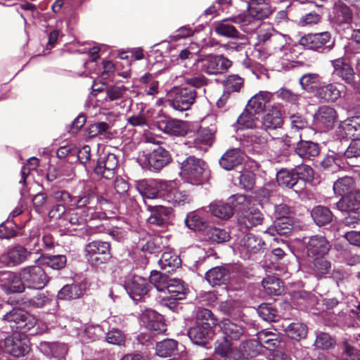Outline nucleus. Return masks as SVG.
I'll return each mask as SVG.
<instances>
[{"label":"nucleus","mask_w":360,"mask_h":360,"mask_svg":"<svg viewBox=\"0 0 360 360\" xmlns=\"http://www.w3.org/2000/svg\"><path fill=\"white\" fill-rule=\"evenodd\" d=\"M233 18H225L216 21L213 24V30L216 34L226 38H238L242 34L233 25L235 22Z\"/></svg>","instance_id":"obj_29"},{"label":"nucleus","mask_w":360,"mask_h":360,"mask_svg":"<svg viewBox=\"0 0 360 360\" xmlns=\"http://www.w3.org/2000/svg\"><path fill=\"white\" fill-rule=\"evenodd\" d=\"M338 120L336 110L331 107L323 105L318 108L314 116V124L322 131L333 129Z\"/></svg>","instance_id":"obj_17"},{"label":"nucleus","mask_w":360,"mask_h":360,"mask_svg":"<svg viewBox=\"0 0 360 360\" xmlns=\"http://www.w3.org/2000/svg\"><path fill=\"white\" fill-rule=\"evenodd\" d=\"M273 98V94L266 91H260L254 95L248 102V109L252 110L255 114H259L263 112L267 103Z\"/></svg>","instance_id":"obj_33"},{"label":"nucleus","mask_w":360,"mask_h":360,"mask_svg":"<svg viewBox=\"0 0 360 360\" xmlns=\"http://www.w3.org/2000/svg\"><path fill=\"white\" fill-rule=\"evenodd\" d=\"M256 115L252 110L248 109V107L245 106L243 112L238 117L237 123L246 129H254L257 127L259 122V119L256 117Z\"/></svg>","instance_id":"obj_56"},{"label":"nucleus","mask_w":360,"mask_h":360,"mask_svg":"<svg viewBox=\"0 0 360 360\" xmlns=\"http://www.w3.org/2000/svg\"><path fill=\"white\" fill-rule=\"evenodd\" d=\"M0 286L7 294L20 293L25 289L20 272L19 274L12 271L3 273L0 278Z\"/></svg>","instance_id":"obj_20"},{"label":"nucleus","mask_w":360,"mask_h":360,"mask_svg":"<svg viewBox=\"0 0 360 360\" xmlns=\"http://www.w3.org/2000/svg\"><path fill=\"white\" fill-rule=\"evenodd\" d=\"M125 288L130 297L136 302L144 301L146 297H149L148 293L152 289L148 281L139 276H134Z\"/></svg>","instance_id":"obj_12"},{"label":"nucleus","mask_w":360,"mask_h":360,"mask_svg":"<svg viewBox=\"0 0 360 360\" xmlns=\"http://www.w3.org/2000/svg\"><path fill=\"white\" fill-rule=\"evenodd\" d=\"M4 348L7 353L15 357L24 356L30 349V339L26 333H12L4 339Z\"/></svg>","instance_id":"obj_8"},{"label":"nucleus","mask_w":360,"mask_h":360,"mask_svg":"<svg viewBox=\"0 0 360 360\" xmlns=\"http://www.w3.org/2000/svg\"><path fill=\"white\" fill-rule=\"evenodd\" d=\"M96 193L88 190L75 196L72 207L77 210H82L84 217L90 220H103L107 219L106 213L98 210L96 207Z\"/></svg>","instance_id":"obj_4"},{"label":"nucleus","mask_w":360,"mask_h":360,"mask_svg":"<svg viewBox=\"0 0 360 360\" xmlns=\"http://www.w3.org/2000/svg\"><path fill=\"white\" fill-rule=\"evenodd\" d=\"M294 151L303 160H312L319 155L321 147L317 143L301 139L296 143Z\"/></svg>","instance_id":"obj_23"},{"label":"nucleus","mask_w":360,"mask_h":360,"mask_svg":"<svg viewBox=\"0 0 360 360\" xmlns=\"http://www.w3.org/2000/svg\"><path fill=\"white\" fill-rule=\"evenodd\" d=\"M205 278L212 286L226 285L231 278V273L226 267L217 266L208 270Z\"/></svg>","instance_id":"obj_28"},{"label":"nucleus","mask_w":360,"mask_h":360,"mask_svg":"<svg viewBox=\"0 0 360 360\" xmlns=\"http://www.w3.org/2000/svg\"><path fill=\"white\" fill-rule=\"evenodd\" d=\"M231 198L235 202V212L238 224L246 229H250L262 223L263 214L258 210L251 206L250 197L243 194L233 195Z\"/></svg>","instance_id":"obj_2"},{"label":"nucleus","mask_w":360,"mask_h":360,"mask_svg":"<svg viewBox=\"0 0 360 360\" xmlns=\"http://www.w3.org/2000/svg\"><path fill=\"white\" fill-rule=\"evenodd\" d=\"M196 323L214 330L218 324V319L212 311L206 308L199 307L196 311Z\"/></svg>","instance_id":"obj_46"},{"label":"nucleus","mask_w":360,"mask_h":360,"mask_svg":"<svg viewBox=\"0 0 360 360\" xmlns=\"http://www.w3.org/2000/svg\"><path fill=\"white\" fill-rule=\"evenodd\" d=\"M340 211H359L360 209V193L355 191L341 198L336 203Z\"/></svg>","instance_id":"obj_39"},{"label":"nucleus","mask_w":360,"mask_h":360,"mask_svg":"<svg viewBox=\"0 0 360 360\" xmlns=\"http://www.w3.org/2000/svg\"><path fill=\"white\" fill-rule=\"evenodd\" d=\"M205 236L207 240L217 243H223L230 239V235L226 231L215 226H207Z\"/></svg>","instance_id":"obj_53"},{"label":"nucleus","mask_w":360,"mask_h":360,"mask_svg":"<svg viewBox=\"0 0 360 360\" xmlns=\"http://www.w3.org/2000/svg\"><path fill=\"white\" fill-rule=\"evenodd\" d=\"M264 245L262 238L252 233L245 235L240 241L242 250L250 255L257 253Z\"/></svg>","instance_id":"obj_42"},{"label":"nucleus","mask_w":360,"mask_h":360,"mask_svg":"<svg viewBox=\"0 0 360 360\" xmlns=\"http://www.w3.org/2000/svg\"><path fill=\"white\" fill-rule=\"evenodd\" d=\"M307 327L302 323H291L288 325L285 328L288 337L291 339L299 340L304 338L307 334Z\"/></svg>","instance_id":"obj_55"},{"label":"nucleus","mask_w":360,"mask_h":360,"mask_svg":"<svg viewBox=\"0 0 360 360\" xmlns=\"http://www.w3.org/2000/svg\"><path fill=\"white\" fill-rule=\"evenodd\" d=\"M185 224L188 229L195 231H205L208 226L205 219L196 212H191L187 214Z\"/></svg>","instance_id":"obj_52"},{"label":"nucleus","mask_w":360,"mask_h":360,"mask_svg":"<svg viewBox=\"0 0 360 360\" xmlns=\"http://www.w3.org/2000/svg\"><path fill=\"white\" fill-rule=\"evenodd\" d=\"M276 179L278 185L281 186L292 188L295 192H299L302 190L294 169L290 170L281 169L277 172Z\"/></svg>","instance_id":"obj_35"},{"label":"nucleus","mask_w":360,"mask_h":360,"mask_svg":"<svg viewBox=\"0 0 360 360\" xmlns=\"http://www.w3.org/2000/svg\"><path fill=\"white\" fill-rule=\"evenodd\" d=\"M161 269L165 273H171L176 269L181 266V259L180 257L169 252H164L158 261Z\"/></svg>","instance_id":"obj_45"},{"label":"nucleus","mask_w":360,"mask_h":360,"mask_svg":"<svg viewBox=\"0 0 360 360\" xmlns=\"http://www.w3.org/2000/svg\"><path fill=\"white\" fill-rule=\"evenodd\" d=\"M232 61L224 55L209 56L202 60L201 70L210 75H217L226 72Z\"/></svg>","instance_id":"obj_10"},{"label":"nucleus","mask_w":360,"mask_h":360,"mask_svg":"<svg viewBox=\"0 0 360 360\" xmlns=\"http://www.w3.org/2000/svg\"><path fill=\"white\" fill-rule=\"evenodd\" d=\"M167 277L161 272L153 270L150 272L149 281L150 285H153L160 292H165V286L168 284Z\"/></svg>","instance_id":"obj_64"},{"label":"nucleus","mask_w":360,"mask_h":360,"mask_svg":"<svg viewBox=\"0 0 360 360\" xmlns=\"http://www.w3.org/2000/svg\"><path fill=\"white\" fill-rule=\"evenodd\" d=\"M353 13L349 6L342 1L336 2L333 8L332 20L334 23L342 25L352 22Z\"/></svg>","instance_id":"obj_30"},{"label":"nucleus","mask_w":360,"mask_h":360,"mask_svg":"<svg viewBox=\"0 0 360 360\" xmlns=\"http://www.w3.org/2000/svg\"><path fill=\"white\" fill-rule=\"evenodd\" d=\"M314 222L319 227L330 224L334 218V214L328 207L316 205L311 211Z\"/></svg>","instance_id":"obj_37"},{"label":"nucleus","mask_w":360,"mask_h":360,"mask_svg":"<svg viewBox=\"0 0 360 360\" xmlns=\"http://www.w3.org/2000/svg\"><path fill=\"white\" fill-rule=\"evenodd\" d=\"M244 79L238 75H230L223 82L224 92L228 95L240 92L243 87Z\"/></svg>","instance_id":"obj_51"},{"label":"nucleus","mask_w":360,"mask_h":360,"mask_svg":"<svg viewBox=\"0 0 360 360\" xmlns=\"http://www.w3.org/2000/svg\"><path fill=\"white\" fill-rule=\"evenodd\" d=\"M67 211L68 207H65L64 205L56 204L49 210L48 216L51 221H56L58 226L61 227Z\"/></svg>","instance_id":"obj_63"},{"label":"nucleus","mask_w":360,"mask_h":360,"mask_svg":"<svg viewBox=\"0 0 360 360\" xmlns=\"http://www.w3.org/2000/svg\"><path fill=\"white\" fill-rule=\"evenodd\" d=\"M262 285L266 294L279 295L283 291V282L274 276H268L263 279Z\"/></svg>","instance_id":"obj_54"},{"label":"nucleus","mask_w":360,"mask_h":360,"mask_svg":"<svg viewBox=\"0 0 360 360\" xmlns=\"http://www.w3.org/2000/svg\"><path fill=\"white\" fill-rule=\"evenodd\" d=\"M296 177L299 181V184L302 189L306 182H311L314 179V170L307 165H301L294 168Z\"/></svg>","instance_id":"obj_58"},{"label":"nucleus","mask_w":360,"mask_h":360,"mask_svg":"<svg viewBox=\"0 0 360 360\" xmlns=\"http://www.w3.org/2000/svg\"><path fill=\"white\" fill-rule=\"evenodd\" d=\"M309 264V272L316 278L321 279L331 271L332 264L324 256L313 257Z\"/></svg>","instance_id":"obj_34"},{"label":"nucleus","mask_w":360,"mask_h":360,"mask_svg":"<svg viewBox=\"0 0 360 360\" xmlns=\"http://www.w3.org/2000/svg\"><path fill=\"white\" fill-rule=\"evenodd\" d=\"M31 255L32 252L25 246L15 245L0 256V262L7 266H16L28 260Z\"/></svg>","instance_id":"obj_13"},{"label":"nucleus","mask_w":360,"mask_h":360,"mask_svg":"<svg viewBox=\"0 0 360 360\" xmlns=\"http://www.w3.org/2000/svg\"><path fill=\"white\" fill-rule=\"evenodd\" d=\"M88 221H91L90 219L79 214L75 207H68L61 227L76 231L84 227Z\"/></svg>","instance_id":"obj_25"},{"label":"nucleus","mask_w":360,"mask_h":360,"mask_svg":"<svg viewBox=\"0 0 360 360\" xmlns=\"http://www.w3.org/2000/svg\"><path fill=\"white\" fill-rule=\"evenodd\" d=\"M196 96L195 89L191 87H180L176 90L173 98L170 100V105L179 111L188 110L194 103Z\"/></svg>","instance_id":"obj_11"},{"label":"nucleus","mask_w":360,"mask_h":360,"mask_svg":"<svg viewBox=\"0 0 360 360\" xmlns=\"http://www.w3.org/2000/svg\"><path fill=\"white\" fill-rule=\"evenodd\" d=\"M156 354L167 358L178 354V342L174 339H165L156 344Z\"/></svg>","instance_id":"obj_40"},{"label":"nucleus","mask_w":360,"mask_h":360,"mask_svg":"<svg viewBox=\"0 0 360 360\" xmlns=\"http://www.w3.org/2000/svg\"><path fill=\"white\" fill-rule=\"evenodd\" d=\"M321 77L316 73H308L304 75L300 79V84L302 89L308 92L316 93L321 86Z\"/></svg>","instance_id":"obj_48"},{"label":"nucleus","mask_w":360,"mask_h":360,"mask_svg":"<svg viewBox=\"0 0 360 360\" xmlns=\"http://www.w3.org/2000/svg\"><path fill=\"white\" fill-rule=\"evenodd\" d=\"M233 205L223 201H215L212 202L210 206V211L212 215L221 219H228L231 218L235 211V202L233 200Z\"/></svg>","instance_id":"obj_38"},{"label":"nucleus","mask_w":360,"mask_h":360,"mask_svg":"<svg viewBox=\"0 0 360 360\" xmlns=\"http://www.w3.org/2000/svg\"><path fill=\"white\" fill-rule=\"evenodd\" d=\"M38 320L22 307H14L0 318L2 328H9L12 333H32Z\"/></svg>","instance_id":"obj_1"},{"label":"nucleus","mask_w":360,"mask_h":360,"mask_svg":"<svg viewBox=\"0 0 360 360\" xmlns=\"http://www.w3.org/2000/svg\"><path fill=\"white\" fill-rule=\"evenodd\" d=\"M259 342L269 350H274L280 345L277 335L269 331H261L258 334Z\"/></svg>","instance_id":"obj_61"},{"label":"nucleus","mask_w":360,"mask_h":360,"mask_svg":"<svg viewBox=\"0 0 360 360\" xmlns=\"http://www.w3.org/2000/svg\"><path fill=\"white\" fill-rule=\"evenodd\" d=\"M42 259L45 265L55 270L63 269L67 263V257L64 255H44Z\"/></svg>","instance_id":"obj_60"},{"label":"nucleus","mask_w":360,"mask_h":360,"mask_svg":"<svg viewBox=\"0 0 360 360\" xmlns=\"http://www.w3.org/2000/svg\"><path fill=\"white\" fill-rule=\"evenodd\" d=\"M224 337L229 340H238L244 334V328L229 319H224L219 323Z\"/></svg>","instance_id":"obj_36"},{"label":"nucleus","mask_w":360,"mask_h":360,"mask_svg":"<svg viewBox=\"0 0 360 360\" xmlns=\"http://www.w3.org/2000/svg\"><path fill=\"white\" fill-rule=\"evenodd\" d=\"M245 154L240 148H231L226 150L219 160L220 165L226 170H231L241 165Z\"/></svg>","instance_id":"obj_27"},{"label":"nucleus","mask_w":360,"mask_h":360,"mask_svg":"<svg viewBox=\"0 0 360 360\" xmlns=\"http://www.w3.org/2000/svg\"><path fill=\"white\" fill-rule=\"evenodd\" d=\"M307 253L309 257L313 258L326 255L331 249V245L327 238L321 235H314L304 238Z\"/></svg>","instance_id":"obj_14"},{"label":"nucleus","mask_w":360,"mask_h":360,"mask_svg":"<svg viewBox=\"0 0 360 360\" xmlns=\"http://www.w3.org/2000/svg\"><path fill=\"white\" fill-rule=\"evenodd\" d=\"M257 314L264 321H276L278 316L277 309L271 303H262L257 309Z\"/></svg>","instance_id":"obj_59"},{"label":"nucleus","mask_w":360,"mask_h":360,"mask_svg":"<svg viewBox=\"0 0 360 360\" xmlns=\"http://www.w3.org/2000/svg\"><path fill=\"white\" fill-rule=\"evenodd\" d=\"M146 207L147 210L150 213L147 219L148 224L161 228H165L167 226L173 211L172 207L165 205H146Z\"/></svg>","instance_id":"obj_19"},{"label":"nucleus","mask_w":360,"mask_h":360,"mask_svg":"<svg viewBox=\"0 0 360 360\" xmlns=\"http://www.w3.org/2000/svg\"><path fill=\"white\" fill-rule=\"evenodd\" d=\"M83 294L80 284L75 283L65 285L58 292L57 299L61 300H71L79 298Z\"/></svg>","instance_id":"obj_47"},{"label":"nucleus","mask_w":360,"mask_h":360,"mask_svg":"<svg viewBox=\"0 0 360 360\" xmlns=\"http://www.w3.org/2000/svg\"><path fill=\"white\" fill-rule=\"evenodd\" d=\"M165 291L174 299L184 300L188 293V288L181 279H170L165 286Z\"/></svg>","instance_id":"obj_41"},{"label":"nucleus","mask_w":360,"mask_h":360,"mask_svg":"<svg viewBox=\"0 0 360 360\" xmlns=\"http://www.w3.org/2000/svg\"><path fill=\"white\" fill-rule=\"evenodd\" d=\"M85 251L94 266L103 264L112 257L110 244L105 241L93 240L86 245Z\"/></svg>","instance_id":"obj_6"},{"label":"nucleus","mask_w":360,"mask_h":360,"mask_svg":"<svg viewBox=\"0 0 360 360\" xmlns=\"http://www.w3.org/2000/svg\"><path fill=\"white\" fill-rule=\"evenodd\" d=\"M25 287L36 290L44 288L49 281L45 271L39 266H30L20 270Z\"/></svg>","instance_id":"obj_7"},{"label":"nucleus","mask_w":360,"mask_h":360,"mask_svg":"<svg viewBox=\"0 0 360 360\" xmlns=\"http://www.w3.org/2000/svg\"><path fill=\"white\" fill-rule=\"evenodd\" d=\"M338 136L342 139H360V116L344 121L338 127Z\"/></svg>","instance_id":"obj_24"},{"label":"nucleus","mask_w":360,"mask_h":360,"mask_svg":"<svg viewBox=\"0 0 360 360\" xmlns=\"http://www.w3.org/2000/svg\"><path fill=\"white\" fill-rule=\"evenodd\" d=\"M217 127L215 124H210L209 126H200L197 131L195 137L189 140L187 144L190 148H195L197 150L207 151L214 140Z\"/></svg>","instance_id":"obj_9"},{"label":"nucleus","mask_w":360,"mask_h":360,"mask_svg":"<svg viewBox=\"0 0 360 360\" xmlns=\"http://www.w3.org/2000/svg\"><path fill=\"white\" fill-rule=\"evenodd\" d=\"M335 340L328 333L321 332L316 335L314 346L318 349L327 350L335 347Z\"/></svg>","instance_id":"obj_62"},{"label":"nucleus","mask_w":360,"mask_h":360,"mask_svg":"<svg viewBox=\"0 0 360 360\" xmlns=\"http://www.w3.org/2000/svg\"><path fill=\"white\" fill-rule=\"evenodd\" d=\"M259 40L262 43H268L275 51L276 50H288L285 40L283 36L277 34H271L265 32L259 35Z\"/></svg>","instance_id":"obj_49"},{"label":"nucleus","mask_w":360,"mask_h":360,"mask_svg":"<svg viewBox=\"0 0 360 360\" xmlns=\"http://www.w3.org/2000/svg\"><path fill=\"white\" fill-rule=\"evenodd\" d=\"M333 68V75L338 77L348 84L354 83L355 72L352 66L344 58H339L330 61Z\"/></svg>","instance_id":"obj_21"},{"label":"nucleus","mask_w":360,"mask_h":360,"mask_svg":"<svg viewBox=\"0 0 360 360\" xmlns=\"http://www.w3.org/2000/svg\"><path fill=\"white\" fill-rule=\"evenodd\" d=\"M283 124L281 112L276 108L269 109L262 120V128L267 132L281 128Z\"/></svg>","instance_id":"obj_31"},{"label":"nucleus","mask_w":360,"mask_h":360,"mask_svg":"<svg viewBox=\"0 0 360 360\" xmlns=\"http://www.w3.org/2000/svg\"><path fill=\"white\" fill-rule=\"evenodd\" d=\"M330 40V33L323 32L306 34L300 38L299 42L306 49L321 51L320 49H330V45H326Z\"/></svg>","instance_id":"obj_18"},{"label":"nucleus","mask_w":360,"mask_h":360,"mask_svg":"<svg viewBox=\"0 0 360 360\" xmlns=\"http://www.w3.org/2000/svg\"><path fill=\"white\" fill-rule=\"evenodd\" d=\"M316 97L326 102H335L341 97V91L336 84H328L319 88Z\"/></svg>","instance_id":"obj_43"},{"label":"nucleus","mask_w":360,"mask_h":360,"mask_svg":"<svg viewBox=\"0 0 360 360\" xmlns=\"http://www.w3.org/2000/svg\"><path fill=\"white\" fill-rule=\"evenodd\" d=\"M180 174L187 182L193 185H200L206 180L207 163L201 158L189 155L181 163Z\"/></svg>","instance_id":"obj_3"},{"label":"nucleus","mask_w":360,"mask_h":360,"mask_svg":"<svg viewBox=\"0 0 360 360\" xmlns=\"http://www.w3.org/2000/svg\"><path fill=\"white\" fill-rule=\"evenodd\" d=\"M118 164L119 160L117 155L110 153H102L93 167V171L98 177L112 179L118 170Z\"/></svg>","instance_id":"obj_5"},{"label":"nucleus","mask_w":360,"mask_h":360,"mask_svg":"<svg viewBox=\"0 0 360 360\" xmlns=\"http://www.w3.org/2000/svg\"><path fill=\"white\" fill-rule=\"evenodd\" d=\"M157 127L165 134L175 136H184L188 131L187 122L167 117H160Z\"/></svg>","instance_id":"obj_16"},{"label":"nucleus","mask_w":360,"mask_h":360,"mask_svg":"<svg viewBox=\"0 0 360 360\" xmlns=\"http://www.w3.org/2000/svg\"><path fill=\"white\" fill-rule=\"evenodd\" d=\"M214 334V330L195 323V326L188 330L191 341L198 345H205Z\"/></svg>","instance_id":"obj_32"},{"label":"nucleus","mask_w":360,"mask_h":360,"mask_svg":"<svg viewBox=\"0 0 360 360\" xmlns=\"http://www.w3.org/2000/svg\"><path fill=\"white\" fill-rule=\"evenodd\" d=\"M333 188L335 194L341 197L355 192L354 179L348 176L339 178L334 182Z\"/></svg>","instance_id":"obj_44"},{"label":"nucleus","mask_w":360,"mask_h":360,"mask_svg":"<svg viewBox=\"0 0 360 360\" xmlns=\"http://www.w3.org/2000/svg\"><path fill=\"white\" fill-rule=\"evenodd\" d=\"M245 4L248 15L255 20H263L271 14L272 10L266 0H240Z\"/></svg>","instance_id":"obj_22"},{"label":"nucleus","mask_w":360,"mask_h":360,"mask_svg":"<svg viewBox=\"0 0 360 360\" xmlns=\"http://www.w3.org/2000/svg\"><path fill=\"white\" fill-rule=\"evenodd\" d=\"M169 204L172 206H181L189 202V195L184 191H181L176 188H170L164 197Z\"/></svg>","instance_id":"obj_50"},{"label":"nucleus","mask_w":360,"mask_h":360,"mask_svg":"<svg viewBox=\"0 0 360 360\" xmlns=\"http://www.w3.org/2000/svg\"><path fill=\"white\" fill-rule=\"evenodd\" d=\"M146 160L150 171L159 172L172 161L169 150L157 146L146 155Z\"/></svg>","instance_id":"obj_15"},{"label":"nucleus","mask_w":360,"mask_h":360,"mask_svg":"<svg viewBox=\"0 0 360 360\" xmlns=\"http://www.w3.org/2000/svg\"><path fill=\"white\" fill-rule=\"evenodd\" d=\"M295 219L283 221H274L272 227L269 228V232L274 235V232L280 236H287L290 233L294 228Z\"/></svg>","instance_id":"obj_57"},{"label":"nucleus","mask_w":360,"mask_h":360,"mask_svg":"<svg viewBox=\"0 0 360 360\" xmlns=\"http://www.w3.org/2000/svg\"><path fill=\"white\" fill-rule=\"evenodd\" d=\"M142 321L150 330L161 333L166 330L163 316L152 309H146L142 314Z\"/></svg>","instance_id":"obj_26"}]
</instances>
